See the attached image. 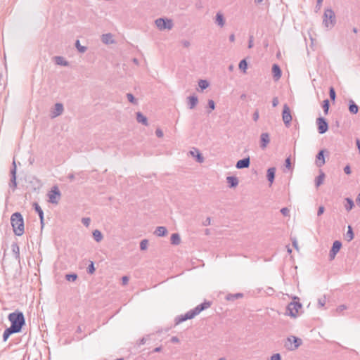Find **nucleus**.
Wrapping results in <instances>:
<instances>
[{"instance_id":"f257e3e1","label":"nucleus","mask_w":360,"mask_h":360,"mask_svg":"<svg viewBox=\"0 0 360 360\" xmlns=\"http://www.w3.org/2000/svg\"><path fill=\"white\" fill-rule=\"evenodd\" d=\"M211 306V302L205 301L196 306L194 309L187 311L185 314H181L175 318V324L178 325L186 320L191 319L199 314L203 310Z\"/></svg>"},{"instance_id":"f03ea898","label":"nucleus","mask_w":360,"mask_h":360,"mask_svg":"<svg viewBox=\"0 0 360 360\" xmlns=\"http://www.w3.org/2000/svg\"><path fill=\"white\" fill-rule=\"evenodd\" d=\"M8 319L11 322V328L18 333L22 331V327L25 325V319L23 313L19 310L10 313Z\"/></svg>"},{"instance_id":"7ed1b4c3","label":"nucleus","mask_w":360,"mask_h":360,"mask_svg":"<svg viewBox=\"0 0 360 360\" xmlns=\"http://www.w3.org/2000/svg\"><path fill=\"white\" fill-rule=\"evenodd\" d=\"M11 224L15 235L21 236L25 232V224L22 215L20 212H14L11 217Z\"/></svg>"},{"instance_id":"20e7f679","label":"nucleus","mask_w":360,"mask_h":360,"mask_svg":"<svg viewBox=\"0 0 360 360\" xmlns=\"http://www.w3.org/2000/svg\"><path fill=\"white\" fill-rule=\"evenodd\" d=\"M336 23L335 12L332 8H326L323 15V24L328 29H332Z\"/></svg>"},{"instance_id":"39448f33","label":"nucleus","mask_w":360,"mask_h":360,"mask_svg":"<svg viewBox=\"0 0 360 360\" xmlns=\"http://www.w3.org/2000/svg\"><path fill=\"white\" fill-rule=\"evenodd\" d=\"M302 343V340L295 336H290L287 338L286 342H285V347L290 350L293 351L297 349Z\"/></svg>"},{"instance_id":"423d86ee","label":"nucleus","mask_w":360,"mask_h":360,"mask_svg":"<svg viewBox=\"0 0 360 360\" xmlns=\"http://www.w3.org/2000/svg\"><path fill=\"white\" fill-rule=\"evenodd\" d=\"M302 307V305L299 301L291 302L288 304L286 314L291 317L296 318L298 315L299 309Z\"/></svg>"},{"instance_id":"0eeeda50","label":"nucleus","mask_w":360,"mask_h":360,"mask_svg":"<svg viewBox=\"0 0 360 360\" xmlns=\"http://www.w3.org/2000/svg\"><path fill=\"white\" fill-rule=\"evenodd\" d=\"M155 23L158 29L160 30H171L173 27L172 20L167 18H160L155 20Z\"/></svg>"},{"instance_id":"6e6552de","label":"nucleus","mask_w":360,"mask_h":360,"mask_svg":"<svg viewBox=\"0 0 360 360\" xmlns=\"http://www.w3.org/2000/svg\"><path fill=\"white\" fill-rule=\"evenodd\" d=\"M49 201L52 204H58L60 198V192L57 186L51 188V191L48 193Z\"/></svg>"},{"instance_id":"1a4fd4ad","label":"nucleus","mask_w":360,"mask_h":360,"mask_svg":"<svg viewBox=\"0 0 360 360\" xmlns=\"http://www.w3.org/2000/svg\"><path fill=\"white\" fill-rule=\"evenodd\" d=\"M317 125V129L319 134H325L328 130V123L323 117H319L316 121Z\"/></svg>"},{"instance_id":"9d476101","label":"nucleus","mask_w":360,"mask_h":360,"mask_svg":"<svg viewBox=\"0 0 360 360\" xmlns=\"http://www.w3.org/2000/svg\"><path fill=\"white\" fill-rule=\"evenodd\" d=\"M282 119L285 124V125L288 127L290 124V122L292 121V115L290 112V109L287 104H284L283 109L282 112Z\"/></svg>"},{"instance_id":"9b49d317","label":"nucleus","mask_w":360,"mask_h":360,"mask_svg":"<svg viewBox=\"0 0 360 360\" xmlns=\"http://www.w3.org/2000/svg\"><path fill=\"white\" fill-rule=\"evenodd\" d=\"M16 164L15 161L13 160L12 163V168L11 169L10 174H11V179L9 182V186L10 188H12L14 191L17 187V181H16Z\"/></svg>"},{"instance_id":"f8f14e48","label":"nucleus","mask_w":360,"mask_h":360,"mask_svg":"<svg viewBox=\"0 0 360 360\" xmlns=\"http://www.w3.org/2000/svg\"><path fill=\"white\" fill-rule=\"evenodd\" d=\"M342 248V243L340 240H335L329 252L330 260H333Z\"/></svg>"},{"instance_id":"ddd939ff","label":"nucleus","mask_w":360,"mask_h":360,"mask_svg":"<svg viewBox=\"0 0 360 360\" xmlns=\"http://www.w3.org/2000/svg\"><path fill=\"white\" fill-rule=\"evenodd\" d=\"M250 165V160L249 157L239 160L236 165L237 169L248 168Z\"/></svg>"},{"instance_id":"4468645a","label":"nucleus","mask_w":360,"mask_h":360,"mask_svg":"<svg viewBox=\"0 0 360 360\" xmlns=\"http://www.w3.org/2000/svg\"><path fill=\"white\" fill-rule=\"evenodd\" d=\"M326 150L323 149V150H321L319 151V153H317L316 156V165L318 167H322L326 161H325V156H324V153L326 152Z\"/></svg>"},{"instance_id":"2eb2a0df","label":"nucleus","mask_w":360,"mask_h":360,"mask_svg":"<svg viewBox=\"0 0 360 360\" xmlns=\"http://www.w3.org/2000/svg\"><path fill=\"white\" fill-rule=\"evenodd\" d=\"M270 142V137L269 134L266 132L262 133L260 135V147L262 149H264L266 148L267 145Z\"/></svg>"},{"instance_id":"dca6fc26","label":"nucleus","mask_w":360,"mask_h":360,"mask_svg":"<svg viewBox=\"0 0 360 360\" xmlns=\"http://www.w3.org/2000/svg\"><path fill=\"white\" fill-rule=\"evenodd\" d=\"M64 110L63 105L60 103L55 104L54 110L51 112V117H56L61 115Z\"/></svg>"},{"instance_id":"f3484780","label":"nucleus","mask_w":360,"mask_h":360,"mask_svg":"<svg viewBox=\"0 0 360 360\" xmlns=\"http://www.w3.org/2000/svg\"><path fill=\"white\" fill-rule=\"evenodd\" d=\"M272 73L273 77L275 81L278 80L281 75H282V71L281 70V68L277 64H274L272 66Z\"/></svg>"},{"instance_id":"a211bd4d","label":"nucleus","mask_w":360,"mask_h":360,"mask_svg":"<svg viewBox=\"0 0 360 360\" xmlns=\"http://www.w3.org/2000/svg\"><path fill=\"white\" fill-rule=\"evenodd\" d=\"M188 107L189 109H193L198 103V96L195 94L191 95L187 98Z\"/></svg>"},{"instance_id":"6ab92c4d","label":"nucleus","mask_w":360,"mask_h":360,"mask_svg":"<svg viewBox=\"0 0 360 360\" xmlns=\"http://www.w3.org/2000/svg\"><path fill=\"white\" fill-rule=\"evenodd\" d=\"M214 22L220 27H223L225 25V18L224 17L223 13H221V12H217L215 16Z\"/></svg>"},{"instance_id":"aec40b11","label":"nucleus","mask_w":360,"mask_h":360,"mask_svg":"<svg viewBox=\"0 0 360 360\" xmlns=\"http://www.w3.org/2000/svg\"><path fill=\"white\" fill-rule=\"evenodd\" d=\"M190 154L195 158V160L198 162L202 163L204 162V157L200 153L198 149L194 148V150H191Z\"/></svg>"},{"instance_id":"412c9836","label":"nucleus","mask_w":360,"mask_h":360,"mask_svg":"<svg viewBox=\"0 0 360 360\" xmlns=\"http://www.w3.org/2000/svg\"><path fill=\"white\" fill-rule=\"evenodd\" d=\"M12 252L14 255V257L16 260L20 262V248L17 243H13L11 245Z\"/></svg>"},{"instance_id":"4be33fe9","label":"nucleus","mask_w":360,"mask_h":360,"mask_svg":"<svg viewBox=\"0 0 360 360\" xmlns=\"http://www.w3.org/2000/svg\"><path fill=\"white\" fill-rule=\"evenodd\" d=\"M226 181L230 188H235L238 184V179L236 176H229L226 177Z\"/></svg>"},{"instance_id":"5701e85b","label":"nucleus","mask_w":360,"mask_h":360,"mask_svg":"<svg viewBox=\"0 0 360 360\" xmlns=\"http://www.w3.org/2000/svg\"><path fill=\"white\" fill-rule=\"evenodd\" d=\"M276 168L270 167L267 169L266 178L269 183L271 184L275 179Z\"/></svg>"},{"instance_id":"b1692460","label":"nucleus","mask_w":360,"mask_h":360,"mask_svg":"<svg viewBox=\"0 0 360 360\" xmlns=\"http://www.w3.org/2000/svg\"><path fill=\"white\" fill-rule=\"evenodd\" d=\"M168 231L165 226H158L154 231V234L159 237H163L167 234Z\"/></svg>"},{"instance_id":"393cba45","label":"nucleus","mask_w":360,"mask_h":360,"mask_svg":"<svg viewBox=\"0 0 360 360\" xmlns=\"http://www.w3.org/2000/svg\"><path fill=\"white\" fill-rule=\"evenodd\" d=\"M136 120L139 123H141L142 124L145 126H148V119L147 117L143 115L141 112H136Z\"/></svg>"},{"instance_id":"a878e982","label":"nucleus","mask_w":360,"mask_h":360,"mask_svg":"<svg viewBox=\"0 0 360 360\" xmlns=\"http://www.w3.org/2000/svg\"><path fill=\"white\" fill-rule=\"evenodd\" d=\"M54 61L56 65H61V66H68L69 62L66 60L63 56H55L54 57Z\"/></svg>"},{"instance_id":"bb28decb","label":"nucleus","mask_w":360,"mask_h":360,"mask_svg":"<svg viewBox=\"0 0 360 360\" xmlns=\"http://www.w3.org/2000/svg\"><path fill=\"white\" fill-rule=\"evenodd\" d=\"M14 333H18L11 327L7 328L3 333V341L6 342L9 337Z\"/></svg>"},{"instance_id":"cd10ccee","label":"nucleus","mask_w":360,"mask_h":360,"mask_svg":"<svg viewBox=\"0 0 360 360\" xmlns=\"http://www.w3.org/2000/svg\"><path fill=\"white\" fill-rule=\"evenodd\" d=\"M101 40L103 43L105 44L114 43V40L112 39V35L110 33L103 34L101 37Z\"/></svg>"},{"instance_id":"c85d7f7f","label":"nucleus","mask_w":360,"mask_h":360,"mask_svg":"<svg viewBox=\"0 0 360 360\" xmlns=\"http://www.w3.org/2000/svg\"><path fill=\"white\" fill-rule=\"evenodd\" d=\"M349 110L352 114H356L359 111V106L353 100L349 101Z\"/></svg>"},{"instance_id":"c756f323","label":"nucleus","mask_w":360,"mask_h":360,"mask_svg":"<svg viewBox=\"0 0 360 360\" xmlns=\"http://www.w3.org/2000/svg\"><path fill=\"white\" fill-rule=\"evenodd\" d=\"M354 203L353 200L350 198H345V210L347 212H349L354 207Z\"/></svg>"},{"instance_id":"7c9ffc66","label":"nucleus","mask_w":360,"mask_h":360,"mask_svg":"<svg viewBox=\"0 0 360 360\" xmlns=\"http://www.w3.org/2000/svg\"><path fill=\"white\" fill-rule=\"evenodd\" d=\"M181 238L179 233H172L171 236V243L174 245H177L180 243Z\"/></svg>"},{"instance_id":"2f4dec72","label":"nucleus","mask_w":360,"mask_h":360,"mask_svg":"<svg viewBox=\"0 0 360 360\" xmlns=\"http://www.w3.org/2000/svg\"><path fill=\"white\" fill-rule=\"evenodd\" d=\"M33 207L35 210V212L38 214L39 219H43L44 217V212L39 205L37 202L33 203Z\"/></svg>"},{"instance_id":"473e14b6","label":"nucleus","mask_w":360,"mask_h":360,"mask_svg":"<svg viewBox=\"0 0 360 360\" xmlns=\"http://www.w3.org/2000/svg\"><path fill=\"white\" fill-rule=\"evenodd\" d=\"M243 297V293L229 294L226 295V299L229 301H233L236 299L241 298Z\"/></svg>"},{"instance_id":"72a5a7b5","label":"nucleus","mask_w":360,"mask_h":360,"mask_svg":"<svg viewBox=\"0 0 360 360\" xmlns=\"http://www.w3.org/2000/svg\"><path fill=\"white\" fill-rule=\"evenodd\" d=\"M345 237L347 241H351L354 237L352 227L350 225L348 226V230L346 233Z\"/></svg>"},{"instance_id":"f704fd0d","label":"nucleus","mask_w":360,"mask_h":360,"mask_svg":"<svg viewBox=\"0 0 360 360\" xmlns=\"http://www.w3.org/2000/svg\"><path fill=\"white\" fill-rule=\"evenodd\" d=\"M93 237L96 242H100L103 239V235L101 232L97 229L93 231Z\"/></svg>"},{"instance_id":"c9c22d12","label":"nucleus","mask_w":360,"mask_h":360,"mask_svg":"<svg viewBox=\"0 0 360 360\" xmlns=\"http://www.w3.org/2000/svg\"><path fill=\"white\" fill-rule=\"evenodd\" d=\"M210 85V83L206 79H200L198 82V86L202 91L206 89Z\"/></svg>"},{"instance_id":"e433bc0d","label":"nucleus","mask_w":360,"mask_h":360,"mask_svg":"<svg viewBox=\"0 0 360 360\" xmlns=\"http://www.w3.org/2000/svg\"><path fill=\"white\" fill-rule=\"evenodd\" d=\"M324 177L325 174L323 172H321L318 176H316L315 179V184L316 187H319L321 184H323Z\"/></svg>"},{"instance_id":"4c0bfd02","label":"nucleus","mask_w":360,"mask_h":360,"mask_svg":"<svg viewBox=\"0 0 360 360\" xmlns=\"http://www.w3.org/2000/svg\"><path fill=\"white\" fill-rule=\"evenodd\" d=\"M239 69L242 70L244 73L246 72L248 69V63L245 59H243L240 61L238 65Z\"/></svg>"},{"instance_id":"58836bf2","label":"nucleus","mask_w":360,"mask_h":360,"mask_svg":"<svg viewBox=\"0 0 360 360\" xmlns=\"http://www.w3.org/2000/svg\"><path fill=\"white\" fill-rule=\"evenodd\" d=\"M330 107V102L328 99H325L323 101L322 108L323 109V112L325 115H327L328 113V110Z\"/></svg>"},{"instance_id":"ea45409f","label":"nucleus","mask_w":360,"mask_h":360,"mask_svg":"<svg viewBox=\"0 0 360 360\" xmlns=\"http://www.w3.org/2000/svg\"><path fill=\"white\" fill-rule=\"evenodd\" d=\"M75 46L79 53H84L86 51V47L80 44L79 40L75 41Z\"/></svg>"},{"instance_id":"a19ab883","label":"nucleus","mask_w":360,"mask_h":360,"mask_svg":"<svg viewBox=\"0 0 360 360\" xmlns=\"http://www.w3.org/2000/svg\"><path fill=\"white\" fill-rule=\"evenodd\" d=\"M77 278V274H68L65 275V279L68 281H75Z\"/></svg>"},{"instance_id":"79ce46f5","label":"nucleus","mask_w":360,"mask_h":360,"mask_svg":"<svg viewBox=\"0 0 360 360\" xmlns=\"http://www.w3.org/2000/svg\"><path fill=\"white\" fill-rule=\"evenodd\" d=\"M127 98L131 103H132L134 105L138 104L137 100L135 98V97L134 96V95L132 94H131V93L127 94Z\"/></svg>"},{"instance_id":"37998d69","label":"nucleus","mask_w":360,"mask_h":360,"mask_svg":"<svg viewBox=\"0 0 360 360\" xmlns=\"http://www.w3.org/2000/svg\"><path fill=\"white\" fill-rule=\"evenodd\" d=\"M329 96L331 101H335L336 98V93L335 89L333 86L329 88Z\"/></svg>"},{"instance_id":"c03bdc74","label":"nucleus","mask_w":360,"mask_h":360,"mask_svg":"<svg viewBox=\"0 0 360 360\" xmlns=\"http://www.w3.org/2000/svg\"><path fill=\"white\" fill-rule=\"evenodd\" d=\"M86 271L89 274H93L95 272L96 269L94 266V263L93 262H91V263L89 264Z\"/></svg>"},{"instance_id":"a18cd8bd","label":"nucleus","mask_w":360,"mask_h":360,"mask_svg":"<svg viewBox=\"0 0 360 360\" xmlns=\"http://www.w3.org/2000/svg\"><path fill=\"white\" fill-rule=\"evenodd\" d=\"M148 241L146 239H143L140 243V249L141 250H145L147 249Z\"/></svg>"},{"instance_id":"49530a36","label":"nucleus","mask_w":360,"mask_h":360,"mask_svg":"<svg viewBox=\"0 0 360 360\" xmlns=\"http://www.w3.org/2000/svg\"><path fill=\"white\" fill-rule=\"evenodd\" d=\"M82 222L85 226H89L91 222V219L89 217H84L82 219Z\"/></svg>"},{"instance_id":"de8ad7c7","label":"nucleus","mask_w":360,"mask_h":360,"mask_svg":"<svg viewBox=\"0 0 360 360\" xmlns=\"http://www.w3.org/2000/svg\"><path fill=\"white\" fill-rule=\"evenodd\" d=\"M207 106L210 110H214L215 108V103L213 100L210 99L208 101Z\"/></svg>"},{"instance_id":"09e8293b","label":"nucleus","mask_w":360,"mask_h":360,"mask_svg":"<svg viewBox=\"0 0 360 360\" xmlns=\"http://www.w3.org/2000/svg\"><path fill=\"white\" fill-rule=\"evenodd\" d=\"M253 46H254V37L252 35H250L249 37V40H248V48L251 49L253 47Z\"/></svg>"},{"instance_id":"8fccbe9b","label":"nucleus","mask_w":360,"mask_h":360,"mask_svg":"<svg viewBox=\"0 0 360 360\" xmlns=\"http://www.w3.org/2000/svg\"><path fill=\"white\" fill-rule=\"evenodd\" d=\"M271 360H281V356L279 353L274 354L271 356Z\"/></svg>"},{"instance_id":"3c124183","label":"nucleus","mask_w":360,"mask_h":360,"mask_svg":"<svg viewBox=\"0 0 360 360\" xmlns=\"http://www.w3.org/2000/svg\"><path fill=\"white\" fill-rule=\"evenodd\" d=\"M285 166L286 168L288 169H290L291 168V160H290V158L288 157L285 159Z\"/></svg>"},{"instance_id":"603ef678","label":"nucleus","mask_w":360,"mask_h":360,"mask_svg":"<svg viewBox=\"0 0 360 360\" xmlns=\"http://www.w3.org/2000/svg\"><path fill=\"white\" fill-rule=\"evenodd\" d=\"M346 309H347L346 305H345V304H341V305H340V306H338V307H337L336 311H337V312L340 313V312H342V311L345 310Z\"/></svg>"},{"instance_id":"864d4df0","label":"nucleus","mask_w":360,"mask_h":360,"mask_svg":"<svg viewBox=\"0 0 360 360\" xmlns=\"http://www.w3.org/2000/svg\"><path fill=\"white\" fill-rule=\"evenodd\" d=\"M281 212L284 216H288L289 214L290 210L287 207H283L281 210Z\"/></svg>"},{"instance_id":"5fc2aeb1","label":"nucleus","mask_w":360,"mask_h":360,"mask_svg":"<svg viewBox=\"0 0 360 360\" xmlns=\"http://www.w3.org/2000/svg\"><path fill=\"white\" fill-rule=\"evenodd\" d=\"M323 0H317L316 1V11L317 12L319 10H320L321 6H322V2H323Z\"/></svg>"},{"instance_id":"6e6d98bb","label":"nucleus","mask_w":360,"mask_h":360,"mask_svg":"<svg viewBox=\"0 0 360 360\" xmlns=\"http://www.w3.org/2000/svg\"><path fill=\"white\" fill-rule=\"evenodd\" d=\"M344 172L346 174H350L352 171H351V167L349 165H346L345 167H344Z\"/></svg>"},{"instance_id":"4d7b16f0","label":"nucleus","mask_w":360,"mask_h":360,"mask_svg":"<svg viewBox=\"0 0 360 360\" xmlns=\"http://www.w3.org/2000/svg\"><path fill=\"white\" fill-rule=\"evenodd\" d=\"M155 134H156V136H157L158 137H159V138H161V137H162V136H163V132H162V131L160 129H159V128H158V129L155 130Z\"/></svg>"},{"instance_id":"13d9d810","label":"nucleus","mask_w":360,"mask_h":360,"mask_svg":"<svg viewBox=\"0 0 360 360\" xmlns=\"http://www.w3.org/2000/svg\"><path fill=\"white\" fill-rule=\"evenodd\" d=\"M278 103H279L278 98L277 97H274L272 99V106L276 107L278 105Z\"/></svg>"},{"instance_id":"bf43d9fd","label":"nucleus","mask_w":360,"mask_h":360,"mask_svg":"<svg viewBox=\"0 0 360 360\" xmlns=\"http://www.w3.org/2000/svg\"><path fill=\"white\" fill-rule=\"evenodd\" d=\"M326 303V298L324 297L323 299H319L318 300V304L319 307H323L324 304Z\"/></svg>"},{"instance_id":"052dcab7","label":"nucleus","mask_w":360,"mask_h":360,"mask_svg":"<svg viewBox=\"0 0 360 360\" xmlns=\"http://www.w3.org/2000/svg\"><path fill=\"white\" fill-rule=\"evenodd\" d=\"M325 208L323 206H320L318 209L317 215L320 216L324 212Z\"/></svg>"},{"instance_id":"680f3d73","label":"nucleus","mask_w":360,"mask_h":360,"mask_svg":"<svg viewBox=\"0 0 360 360\" xmlns=\"http://www.w3.org/2000/svg\"><path fill=\"white\" fill-rule=\"evenodd\" d=\"M259 112L258 110H256L254 113H253V115H252V119L254 121H257L258 119H259Z\"/></svg>"},{"instance_id":"e2e57ef3","label":"nucleus","mask_w":360,"mask_h":360,"mask_svg":"<svg viewBox=\"0 0 360 360\" xmlns=\"http://www.w3.org/2000/svg\"><path fill=\"white\" fill-rule=\"evenodd\" d=\"M170 342L172 343H179V339L176 336H173V337L171 338Z\"/></svg>"},{"instance_id":"0e129e2a","label":"nucleus","mask_w":360,"mask_h":360,"mask_svg":"<svg viewBox=\"0 0 360 360\" xmlns=\"http://www.w3.org/2000/svg\"><path fill=\"white\" fill-rule=\"evenodd\" d=\"M122 281L123 285H127L129 281V277L127 276H124L122 278Z\"/></svg>"},{"instance_id":"69168bd1","label":"nucleus","mask_w":360,"mask_h":360,"mask_svg":"<svg viewBox=\"0 0 360 360\" xmlns=\"http://www.w3.org/2000/svg\"><path fill=\"white\" fill-rule=\"evenodd\" d=\"M211 219L210 217H207V219L203 221V226H208L210 224Z\"/></svg>"},{"instance_id":"338daca9","label":"nucleus","mask_w":360,"mask_h":360,"mask_svg":"<svg viewBox=\"0 0 360 360\" xmlns=\"http://www.w3.org/2000/svg\"><path fill=\"white\" fill-rule=\"evenodd\" d=\"M183 46L186 48L190 46V42L188 40H184L181 41Z\"/></svg>"},{"instance_id":"774afa93","label":"nucleus","mask_w":360,"mask_h":360,"mask_svg":"<svg viewBox=\"0 0 360 360\" xmlns=\"http://www.w3.org/2000/svg\"><path fill=\"white\" fill-rule=\"evenodd\" d=\"M356 145L359 150V153L360 154V139H356Z\"/></svg>"}]
</instances>
